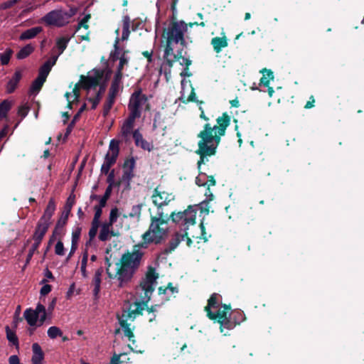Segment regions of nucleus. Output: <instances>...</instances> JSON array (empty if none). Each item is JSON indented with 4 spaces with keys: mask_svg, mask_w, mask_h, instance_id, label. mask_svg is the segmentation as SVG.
Instances as JSON below:
<instances>
[{
    "mask_svg": "<svg viewBox=\"0 0 364 364\" xmlns=\"http://www.w3.org/2000/svg\"><path fill=\"white\" fill-rule=\"evenodd\" d=\"M230 122V117L223 114L217 119V124L213 127L209 124L204 126V129L201 131L198 136L200 139L198 141V149L197 154L200 156L198 162V168L202 164H204L207 156L214 155L215 150L220 141V138L225 134V130Z\"/></svg>",
    "mask_w": 364,
    "mask_h": 364,
    "instance_id": "1",
    "label": "nucleus"
},
{
    "mask_svg": "<svg viewBox=\"0 0 364 364\" xmlns=\"http://www.w3.org/2000/svg\"><path fill=\"white\" fill-rule=\"evenodd\" d=\"M158 277L159 274L156 272V269L151 265L148 266L145 275L141 278L139 284L136 287V294L139 300L134 303L136 308L129 311L127 315V318H132L134 319L136 315H142V311L145 309L149 314L156 311L154 306L149 308L147 304L155 290Z\"/></svg>",
    "mask_w": 364,
    "mask_h": 364,
    "instance_id": "2",
    "label": "nucleus"
},
{
    "mask_svg": "<svg viewBox=\"0 0 364 364\" xmlns=\"http://www.w3.org/2000/svg\"><path fill=\"white\" fill-rule=\"evenodd\" d=\"M197 23H190L188 26L193 27ZM188 30V24L183 21H176L169 25L166 31V48L164 52V60L167 61L169 66L173 61H178L181 65L188 67L191 64V60L182 56L181 52L174 54V46L178 43L184 45V33Z\"/></svg>",
    "mask_w": 364,
    "mask_h": 364,
    "instance_id": "3",
    "label": "nucleus"
},
{
    "mask_svg": "<svg viewBox=\"0 0 364 364\" xmlns=\"http://www.w3.org/2000/svg\"><path fill=\"white\" fill-rule=\"evenodd\" d=\"M171 220L173 223H181L183 225V234L177 233L173 238L169 242L168 247H166L164 251L161 252V255H168L173 251L178 245L181 240H183L186 237V243L188 247L192 244L191 239L188 237L189 233L187 232L189 226H194L196 224V209L194 206L190 205L188 208L183 212H178V213H172L171 215Z\"/></svg>",
    "mask_w": 364,
    "mask_h": 364,
    "instance_id": "4",
    "label": "nucleus"
},
{
    "mask_svg": "<svg viewBox=\"0 0 364 364\" xmlns=\"http://www.w3.org/2000/svg\"><path fill=\"white\" fill-rule=\"evenodd\" d=\"M144 252L138 250L132 252L127 251L122 255L116 276L119 282V287H122L124 284L129 282L141 265Z\"/></svg>",
    "mask_w": 364,
    "mask_h": 364,
    "instance_id": "5",
    "label": "nucleus"
},
{
    "mask_svg": "<svg viewBox=\"0 0 364 364\" xmlns=\"http://www.w3.org/2000/svg\"><path fill=\"white\" fill-rule=\"evenodd\" d=\"M143 241L134 245L133 250H138L141 251V248H147L149 244L154 242L159 243V218L157 216L151 217V223L146 232L142 235Z\"/></svg>",
    "mask_w": 364,
    "mask_h": 364,
    "instance_id": "6",
    "label": "nucleus"
},
{
    "mask_svg": "<svg viewBox=\"0 0 364 364\" xmlns=\"http://www.w3.org/2000/svg\"><path fill=\"white\" fill-rule=\"evenodd\" d=\"M230 306L225 304L222 305L216 314L212 311H208L207 313V316L210 319L216 321L220 324V329L221 333H224L225 328L230 330L234 328L235 325L230 321Z\"/></svg>",
    "mask_w": 364,
    "mask_h": 364,
    "instance_id": "7",
    "label": "nucleus"
},
{
    "mask_svg": "<svg viewBox=\"0 0 364 364\" xmlns=\"http://www.w3.org/2000/svg\"><path fill=\"white\" fill-rule=\"evenodd\" d=\"M146 102L147 97L145 95L142 94L141 90L139 89L135 90L131 95L128 105L129 114L140 117L141 114V107L144 105L146 104Z\"/></svg>",
    "mask_w": 364,
    "mask_h": 364,
    "instance_id": "8",
    "label": "nucleus"
},
{
    "mask_svg": "<svg viewBox=\"0 0 364 364\" xmlns=\"http://www.w3.org/2000/svg\"><path fill=\"white\" fill-rule=\"evenodd\" d=\"M105 74L103 70H94V75L85 76L80 75V88L89 90L91 88L95 89L100 86V80L102 79Z\"/></svg>",
    "mask_w": 364,
    "mask_h": 364,
    "instance_id": "9",
    "label": "nucleus"
},
{
    "mask_svg": "<svg viewBox=\"0 0 364 364\" xmlns=\"http://www.w3.org/2000/svg\"><path fill=\"white\" fill-rule=\"evenodd\" d=\"M65 15L61 11L53 10L45 15L42 19L47 25L61 27L68 22L64 18Z\"/></svg>",
    "mask_w": 364,
    "mask_h": 364,
    "instance_id": "10",
    "label": "nucleus"
},
{
    "mask_svg": "<svg viewBox=\"0 0 364 364\" xmlns=\"http://www.w3.org/2000/svg\"><path fill=\"white\" fill-rule=\"evenodd\" d=\"M119 153V141L117 139H112L109 145V151L105 155L104 162L112 166L117 161Z\"/></svg>",
    "mask_w": 364,
    "mask_h": 364,
    "instance_id": "11",
    "label": "nucleus"
},
{
    "mask_svg": "<svg viewBox=\"0 0 364 364\" xmlns=\"http://www.w3.org/2000/svg\"><path fill=\"white\" fill-rule=\"evenodd\" d=\"M181 99L183 102L196 101V94L190 80L183 79L181 81Z\"/></svg>",
    "mask_w": 364,
    "mask_h": 364,
    "instance_id": "12",
    "label": "nucleus"
},
{
    "mask_svg": "<svg viewBox=\"0 0 364 364\" xmlns=\"http://www.w3.org/2000/svg\"><path fill=\"white\" fill-rule=\"evenodd\" d=\"M23 70L21 68H16L12 77L8 81L6 85V92L11 94L14 92L18 87L20 80L22 78Z\"/></svg>",
    "mask_w": 364,
    "mask_h": 364,
    "instance_id": "13",
    "label": "nucleus"
},
{
    "mask_svg": "<svg viewBox=\"0 0 364 364\" xmlns=\"http://www.w3.org/2000/svg\"><path fill=\"white\" fill-rule=\"evenodd\" d=\"M137 118L139 117L130 114H129L127 119L124 121L121 129V133L124 138H127L131 134L134 127V122Z\"/></svg>",
    "mask_w": 364,
    "mask_h": 364,
    "instance_id": "14",
    "label": "nucleus"
},
{
    "mask_svg": "<svg viewBox=\"0 0 364 364\" xmlns=\"http://www.w3.org/2000/svg\"><path fill=\"white\" fill-rule=\"evenodd\" d=\"M178 289L176 287H173L171 283H168V286L163 289L161 287V299L168 301L171 298L176 297V294H178Z\"/></svg>",
    "mask_w": 364,
    "mask_h": 364,
    "instance_id": "15",
    "label": "nucleus"
},
{
    "mask_svg": "<svg viewBox=\"0 0 364 364\" xmlns=\"http://www.w3.org/2000/svg\"><path fill=\"white\" fill-rule=\"evenodd\" d=\"M33 356L31 358L32 364H43L42 360L44 358V353L41 347L37 343L32 345Z\"/></svg>",
    "mask_w": 364,
    "mask_h": 364,
    "instance_id": "16",
    "label": "nucleus"
},
{
    "mask_svg": "<svg viewBox=\"0 0 364 364\" xmlns=\"http://www.w3.org/2000/svg\"><path fill=\"white\" fill-rule=\"evenodd\" d=\"M56 208L55 200L50 198L48 201L46 208L44 210L43 215L41 217V220H46V222L51 223V218L53 215Z\"/></svg>",
    "mask_w": 364,
    "mask_h": 364,
    "instance_id": "17",
    "label": "nucleus"
},
{
    "mask_svg": "<svg viewBox=\"0 0 364 364\" xmlns=\"http://www.w3.org/2000/svg\"><path fill=\"white\" fill-rule=\"evenodd\" d=\"M58 56H56L54 59V61L51 63L50 60L46 61L39 69L38 75L37 78L42 80L46 82V78L51 70L52 66L55 64Z\"/></svg>",
    "mask_w": 364,
    "mask_h": 364,
    "instance_id": "18",
    "label": "nucleus"
},
{
    "mask_svg": "<svg viewBox=\"0 0 364 364\" xmlns=\"http://www.w3.org/2000/svg\"><path fill=\"white\" fill-rule=\"evenodd\" d=\"M119 323L124 331V336L128 338L129 341L134 344V334L133 333V330L130 328V323L127 322V319L120 318H119Z\"/></svg>",
    "mask_w": 364,
    "mask_h": 364,
    "instance_id": "19",
    "label": "nucleus"
},
{
    "mask_svg": "<svg viewBox=\"0 0 364 364\" xmlns=\"http://www.w3.org/2000/svg\"><path fill=\"white\" fill-rule=\"evenodd\" d=\"M196 183L199 186H213L215 185V181L213 176H208L205 173H200L196 178Z\"/></svg>",
    "mask_w": 364,
    "mask_h": 364,
    "instance_id": "20",
    "label": "nucleus"
},
{
    "mask_svg": "<svg viewBox=\"0 0 364 364\" xmlns=\"http://www.w3.org/2000/svg\"><path fill=\"white\" fill-rule=\"evenodd\" d=\"M86 109H87V105L85 103H84L80 107V108L79 109L77 112L74 115L73 119L71 120V122H70V124L67 127L66 132H65V136H68L71 133V132L73 131V129L75 123L80 119L82 113L85 110H86Z\"/></svg>",
    "mask_w": 364,
    "mask_h": 364,
    "instance_id": "21",
    "label": "nucleus"
},
{
    "mask_svg": "<svg viewBox=\"0 0 364 364\" xmlns=\"http://www.w3.org/2000/svg\"><path fill=\"white\" fill-rule=\"evenodd\" d=\"M99 87H100L99 90L96 93L95 97L88 98V101L92 103V106H91L92 109H96L98 104L101 101L102 95L104 94V92L106 90V85L105 83H102Z\"/></svg>",
    "mask_w": 364,
    "mask_h": 364,
    "instance_id": "22",
    "label": "nucleus"
},
{
    "mask_svg": "<svg viewBox=\"0 0 364 364\" xmlns=\"http://www.w3.org/2000/svg\"><path fill=\"white\" fill-rule=\"evenodd\" d=\"M122 75L119 73H115L114 79L111 83V86L109 90L108 94L112 95L117 97L119 90V84L122 79Z\"/></svg>",
    "mask_w": 364,
    "mask_h": 364,
    "instance_id": "23",
    "label": "nucleus"
},
{
    "mask_svg": "<svg viewBox=\"0 0 364 364\" xmlns=\"http://www.w3.org/2000/svg\"><path fill=\"white\" fill-rule=\"evenodd\" d=\"M23 317L26 320L28 324L31 326H33L36 325L38 316L36 314V312L34 311L31 308L26 309L23 313Z\"/></svg>",
    "mask_w": 364,
    "mask_h": 364,
    "instance_id": "24",
    "label": "nucleus"
},
{
    "mask_svg": "<svg viewBox=\"0 0 364 364\" xmlns=\"http://www.w3.org/2000/svg\"><path fill=\"white\" fill-rule=\"evenodd\" d=\"M41 26L33 27L23 31L20 36V40H28L36 37L42 31Z\"/></svg>",
    "mask_w": 364,
    "mask_h": 364,
    "instance_id": "25",
    "label": "nucleus"
},
{
    "mask_svg": "<svg viewBox=\"0 0 364 364\" xmlns=\"http://www.w3.org/2000/svg\"><path fill=\"white\" fill-rule=\"evenodd\" d=\"M6 338L12 346H15L16 349L19 348V341L18 336L14 331H12L9 326L5 327Z\"/></svg>",
    "mask_w": 364,
    "mask_h": 364,
    "instance_id": "26",
    "label": "nucleus"
},
{
    "mask_svg": "<svg viewBox=\"0 0 364 364\" xmlns=\"http://www.w3.org/2000/svg\"><path fill=\"white\" fill-rule=\"evenodd\" d=\"M122 41H126L128 39L130 34V26H131V20L129 16H124L122 19Z\"/></svg>",
    "mask_w": 364,
    "mask_h": 364,
    "instance_id": "27",
    "label": "nucleus"
},
{
    "mask_svg": "<svg viewBox=\"0 0 364 364\" xmlns=\"http://www.w3.org/2000/svg\"><path fill=\"white\" fill-rule=\"evenodd\" d=\"M115 96L108 94L107 98L104 104L102 110V115L105 118H106L109 114V112L115 102Z\"/></svg>",
    "mask_w": 364,
    "mask_h": 364,
    "instance_id": "28",
    "label": "nucleus"
},
{
    "mask_svg": "<svg viewBox=\"0 0 364 364\" xmlns=\"http://www.w3.org/2000/svg\"><path fill=\"white\" fill-rule=\"evenodd\" d=\"M211 44L215 52L219 53L223 48L228 46L227 39L224 38H213L211 41Z\"/></svg>",
    "mask_w": 364,
    "mask_h": 364,
    "instance_id": "29",
    "label": "nucleus"
},
{
    "mask_svg": "<svg viewBox=\"0 0 364 364\" xmlns=\"http://www.w3.org/2000/svg\"><path fill=\"white\" fill-rule=\"evenodd\" d=\"M12 104L8 100H4L0 103V120L7 117L8 112L11 109Z\"/></svg>",
    "mask_w": 364,
    "mask_h": 364,
    "instance_id": "30",
    "label": "nucleus"
},
{
    "mask_svg": "<svg viewBox=\"0 0 364 364\" xmlns=\"http://www.w3.org/2000/svg\"><path fill=\"white\" fill-rule=\"evenodd\" d=\"M34 50V48L28 44L23 47L16 54V58L18 60H22L29 56Z\"/></svg>",
    "mask_w": 364,
    "mask_h": 364,
    "instance_id": "31",
    "label": "nucleus"
},
{
    "mask_svg": "<svg viewBox=\"0 0 364 364\" xmlns=\"http://www.w3.org/2000/svg\"><path fill=\"white\" fill-rule=\"evenodd\" d=\"M70 40V37L63 36L58 38L56 41V47L58 50V55H61L66 49L68 44Z\"/></svg>",
    "mask_w": 364,
    "mask_h": 364,
    "instance_id": "32",
    "label": "nucleus"
},
{
    "mask_svg": "<svg viewBox=\"0 0 364 364\" xmlns=\"http://www.w3.org/2000/svg\"><path fill=\"white\" fill-rule=\"evenodd\" d=\"M219 296L220 295L216 293H214L211 295L208 301V305L205 307V311L206 313H208V311H211V309H216L218 307Z\"/></svg>",
    "mask_w": 364,
    "mask_h": 364,
    "instance_id": "33",
    "label": "nucleus"
},
{
    "mask_svg": "<svg viewBox=\"0 0 364 364\" xmlns=\"http://www.w3.org/2000/svg\"><path fill=\"white\" fill-rule=\"evenodd\" d=\"M44 81H43L42 80H40L39 78H36L30 88H29V91H28V93L29 95H33V94H37L38 92H39V91L41 90L43 84H44Z\"/></svg>",
    "mask_w": 364,
    "mask_h": 364,
    "instance_id": "34",
    "label": "nucleus"
},
{
    "mask_svg": "<svg viewBox=\"0 0 364 364\" xmlns=\"http://www.w3.org/2000/svg\"><path fill=\"white\" fill-rule=\"evenodd\" d=\"M14 53V50L7 48L4 52L0 53V63L1 65H6L9 63L10 59Z\"/></svg>",
    "mask_w": 364,
    "mask_h": 364,
    "instance_id": "35",
    "label": "nucleus"
},
{
    "mask_svg": "<svg viewBox=\"0 0 364 364\" xmlns=\"http://www.w3.org/2000/svg\"><path fill=\"white\" fill-rule=\"evenodd\" d=\"M262 73H263V76L260 80V85L269 86L270 80L274 79L273 73L267 69L262 70Z\"/></svg>",
    "mask_w": 364,
    "mask_h": 364,
    "instance_id": "36",
    "label": "nucleus"
},
{
    "mask_svg": "<svg viewBox=\"0 0 364 364\" xmlns=\"http://www.w3.org/2000/svg\"><path fill=\"white\" fill-rule=\"evenodd\" d=\"M174 199L175 196L172 193H168L166 191L161 192V206L168 205Z\"/></svg>",
    "mask_w": 364,
    "mask_h": 364,
    "instance_id": "37",
    "label": "nucleus"
},
{
    "mask_svg": "<svg viewBox=\"0 0 364 364\" xmlns=\"http://www.w3.org/2000/svg\"><path fill=\"white\" fill-rule=\"evenodd\" d=\"M51 223L46 222V220H38L36 228L40 231L44 235L46 234L48 230L49 229Z\"/></svg>",
    "mask_w": 364,
    "mask_h": 364,
    "instance_id": "38",
    "label": "nucleus"
},
{
    "mask_svg": "<svg viewBox=\"0 0 364 364\" xmlns=\"http://www.w3.org/2000/svg\"><path fill=\"white\" fill-rule=\"evenodd\" d=\"M128 53V50H124L123 53L121 55L119 60V63L117 67V70L116 73H119L123 75L122 70L124 69V66L128 63V59L125 56L126 53Z\"/></svg>",
    "mask_w": 364,
    "mask_h": 364,
    "instance_id": "39",
    "label": "nucleus"
},
{
    "mask_svg": "<svg viewBox=\"0 0 364 364\" xmlns=\"http://www.w3.org/2000/svg\"><path fill=\"white\" fill-rule=\"evenodd\" d=\"M114 48V50L113 51H112L110 53V59L113 62H115L117 60H119L121 56V55H119L120 51H119V38H117L115 40Z\"/></svg>",
    "mask_w": 364,
    "mask_h": 364,
    "instance_id": "40",
    "label": "nucleus"
},
{
    "mask_svg": "<svg viewBox=\"0 0 364 364\" xmlns=\"http://www.w3.org/2000/svg\"><path fill=\"white\" fill-rule=\"evenodd\" d=\"M48 336L51 339L56 338L58 336H62V331L57 326H51L48 330Z\"/></svg>",
    "mask_w": 364,
    "mask_h": 364,
    "instance_id": "41",
    "label": "nucleus"
},
{
    "mask_svg": "<svg viewBox=\"0 0 364 364\" xmlns=\"http://www.w3.org/2000/svg\"><path fill=\"white\" fill-rule=\"evenodd\" d=\"M82 228L77 226L72 232V241L71 245L73 246L77 245L80 237Z\"/></svg>",
    "mask_w": 364,
    "mask_h": 364,
    "instance_id": "42",
    "label": "nucleus"
},
{
    "mask_svg": "<svg viewBox=\"0 0 364 364\" xmlns=\"http://www.w3.org/2000/svg\"><path fill=\"white\" fill-rule=\"evenodd\" d=\"M102 279L98 277H93L92 284L94 285L93 294L95 298L98 297V294L100 291V285H101Z\"/></svg>",
    "mask_w": 364,
    "mask_h": 364,
    "instance_id": "43",
    "label": "nucleus"
},
{
    "mask_svg": "<svg viewBox=\"0 0 364 364\" xmlns=\"http://www.w3.org/2000/svg\"><path fill=\"white\" fill-rule=\"evenodd\" d=\"M210 186H208V188L205 193V196H206V199L205 200H203V202L200 203V205H201V209H203L205 208V206H208V203L213 200V194L212 193V192L210 191Z\"/></svg>",
    "mask_w": 364,
    "mask_h": 364,
    "instance_id": "44",
    "label": "nucleus"
},
{
    "mask_svg": "<svg viewBox=\"0 0 364 364\" xmlns=\"http://www.w3.org/2000/svg\"><path fill=\"white\" fill-rule=\"evenodd\" d=\"M39 247H40V245H38L35 242L32 245L31 247L30 248V250L28 251L27 257H26V264H28L30 262L31 259H32V257L33 256V254L36 251H38V249L39 248Z\"/></svg>",
    "mask_w": 364,
    "mask_h": 364,
    "instance_id": "45",
    "label": "nucleus"
},
{
    "mask_svg": "<svg viewBox=\"0 0 364 364\" xmlns=\"http://www.w3.org/2000/svg\"><path fill=\"white\" fill-rule=\"evenodd\" d=\"M134 177V173L132 170L124 169L123 174L122 176V181H127L128 184H129V181Z\"/></svg>",
    "mask_w": 364,
    "mask_h": 364,
    "instance_id": "46",
    "label": "nucleus"
},
{
    "mask_svg": "<svg viewBox=\"0 0 364 364\" xmlns=\"http://www.w3.org/2000/svg\"><path fill=\"white\" fill-rule=\"evenodd\" d=\"M47 280L46 279L41 281V283L45 284L41 289L40 294L41 296H46L49 294L52 290V287L50 284H46Z\"/></svg>",
    "mask_w": 364,
    "mask_h": 364,
    "instance_id": "47",
    "label": "nucleus"
},
{
    "mask_svg": "<svg viewBox=\"0 0 364 364\" xmlns=\"http://www.w3.org/2000/svg\"><path fill=\"white\" fill-rule=\"evenodd\" d=\"M44 235L42 234L40 231H38L36 228H35V231L33 232V235L32 236V240H34V242L41 245L43 237Z\"/></svg>",
    "mask_w": 364,
    "mask_h": 364,
    "instance_id": "48",
    "label": "nucleus"
},
{
    "mask_svg": "<svg viewBox=\"0 0 364 364\" xmlns=\"http://www.w3.org/2000/svg\"><path fill=\"white\" fill-rule=\"evenodd\" d=\"M55 253L57 255H60V256L65 255V248H64L63 243L61 240L58 241V242L56 243L55 247Z\"/></svg>",
    "mask_w": 364,
    "mask_h": 364,
    "instance_id": "49",
    "label": "nucleus"
},
{
    "mask_svg": "<svg viewBox=\"0 0 364 364\" xmlns=\"http://www.w3.org/2000/svg\"><path fill=\"white\" fill-rule=\"evenodd\" d=\"M141 205H136L132 206L131 212L129 213L130 218L139 217L141 214Z\"/></svg>",
    "mask_w": 364,
    "mask_h": 364,
    "instance_id": "50",
    "label": "nucleus"
},
{
    "mask_svg": "<svg viewBox=\"0 0 364 364\" xmlns=\"http://www.w3.org/2000/svg\"><path fill=\"white\" fill-rule=\"evenodd\" d=\"M156 7L157 9V12H156V15L155 33H156V38H157L158 33L159 31V0L156 1Z\"/></svg>",
    "mask_w": 364,
    "mask_h": 364,
    "instance_id": "51",
    "label": "nucleus"
},
{
    "mask_svg": "<svg viewBox=\"0 0 364 364\" xmlns=\"http://www.w3.org/2000/svg\"><path fill=\"white\" fill-rule=\"evenodd\" d=\"M90 18V14H87L83 17V18L79 22L77 26V31L79 30L81 27H83L85 29L89 28L87 24L88 20Z\"/></svg>",
    "mask_w": 364,
    "mask_h": 364,
    "instance_id": "52",
    "label": "nucleus"
},
{
    "mask_svg": "<svg viewBox=\"0 0 364 364\" xmlns=\"http://www.w3.org/2000/svg\"><path fill=\"white\" fill-rule=\"evenodd\" d=\"M132 136L134 139L136 145L139 146L141 141L144 139L138 129H136L132 132Z\"/></svg>",
    "mask_w": 364,
    "mask_h": 364,
    "instance_id": "53",
    "label": "nucleus"
},
{
    "mask_svg": "<svg viewBox=\"0 0 364 364\" xmlns=\"http://www.w3.org/2000/svg\"><path fill=\"white\" fill-rule=\"evenodd\" d=\"M20 0H9L2 3L0 6L1 9H8L16 5Z\"/></svg>",
    "mask_w": 364,
    "mask_h": 364,
    "instance_id": "54",
    "label": "nucleus"
},
{
    "mask_svg": "<svg viewBox=\"0 0 364 364\" xmlns=\"http://www.w3.org/2000/svg\"><path fill=\"white\" fill-rule=\"evenodd\" d=\"M135 166V160L133 158L125 160L123 164V169L134 170Z\"/></svg>",
    "mask_w": 364,
    "mask_h": 364,
    "instance_id": "55",
    "label": "nucleus"
},
{
    "mask_svg": "<svg viewBox=\"0 0 364 364\" xmlns=\"http://www.w3.org/2000/svg\"><path fill=\"white\" fill-rule=\"evenodd\" d=\"M29 107L27 105H21L18 107V114L21 116L22 118H24L27 116L29 112Z\"/></svg>",
    "mask_w": 364,
    "mask_h": 364,
    "instance_id": "56",
    "label": "nucleus"
},
{
    "mask_svg": "<svg viewBox=\"0 0 364 364\" xmlns=\"http://www.w3.org/2000/svg\"><path fill=\"white\" fill-rule=\"evenodd\" d=\"M119 217V210L117 207L111 209L109 220L111 223H115Z\"/></svg>",
    "mask_w": 364,
    "mask_h": 364,
    "instance_id": "57",
    "label": "nucleus"
},
{
    "mask_svg": "<svg viewBox=\"0 0 364 364\" xmlns=\"http://www.w3.org/2000/svg\"><path fill=\"white\" fill-rule=\"evenodd\" d=\"M109 230L101 228L100 234H99V240L100 241L105 242L109 239Z\"/></svg>",
    "mask_w": 364,
    "mask_h": 364,
    "instance_id": "58",
    "label": "nucleus"
},
{
    "mask_svg": "<svg viewBox=\"0 0 364 364\" xmlns=\"http://www.w3.org/2000/svg\"><path fill=\"white\" fill-rule=\"evenodd\" d=\"M74 204H75V196L71 195L67 199V201H66V203L65 205V209L71 210Z\"/></svg>",
    "mask_w": 364,
    "mask_h": 364,
    "instance_id": "59",
    "label": "nucleus"
},
{
    "mask_svg": "<svg viewBox=\"0 0 364 364\" xmlns=\"http://www.w3.org/2000/svg\"><path fill=\"white\" fill-rule=\"evenodd\" d=\"M159 196V186H156L154 191V193L152 195V201L153 203L157 207V208H159V203L157 200V197Z\"/></svg>",
    "mask_w": 364,
    "mask_h": 364,
    "instance_id": "60",
    "label": "nucleus"
},
{
    "mask_svg": "<svg viewBox=\"0 0 364 364\" xmlns=\"http://www.w3.org/2000/svg\"><path fill=\"white\" fill-rule=\"evenodd\" d=\"M68 220H66V216H60V218L58 219V220L56 223L55 226L58 228H63L64 226L67 224Z\"/></svg>",
    "mask_w": 364,
    "mask_h": 364,
    "instance_id": "61",
    "label": "nucleus"
},
{
    "mask_svg": "<svg viewBox=\"0 0 364 364\" xmlns=\"http://www.w3.org/2000/svg\"><path fill=\"white\" fill-rule=\"evenodd\" d=\"M105 263L107 265V269H106V272L108 275V277L110 279H112L114 277H117V276H116V274L114 275L113 274H112L109 272V267H111L112 263L108 257H105Z\"/></svg>",
    "mask_w": 364,
    "mask_h": 364,
    "instance_id": "62",
    "label": "nucleus"
},
{
    "mask_svg": "<svg viewBox=\"0 0 364 364\" xmlns=\"http://www.w3.org/2000/svg\"><path fill=\"white\" fill-rule=\"evenodd\" d=\"M121 355L122 354H119V355L114 354V355L111 358L109 364H119V363H122V361L120 360Z\"/></svg>",
    "mask_w": 364,
    "mask_h": 364,
    "instance_id": "63",
    "label": "nucleus"
},
{
    "mask_svg": "<svg viewBox=\"0 0 364 364\" xmlns=\"http://www.w3.org/2000/svg\"><path fill=\"white\" fill-rule=\"evenodd\" d=\"M97 230H98V228L91 226V228L89 230V232H88L89 237H90V240H93L96 237Z\"/></svg>",
    "mask_w": 364,
    "mask_h": 364,
    "instance_id": "64",
    "label": "nucleus"
}]
</instances>
